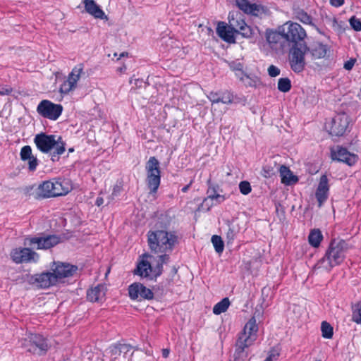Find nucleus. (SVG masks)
<instances>
[{"label":"nucleus","mask_w":361,"mask_h":361,"mask_svg":"<svg viewBox=\"0 0 361 361\" xmlns=\"http://www.w3.org/2000/svg\"><path fill=\"white\" fill-rule=\"evenodd\" d=\"M351 248L349 243L343 240L332 239L325 255L314 266V269L324 268L331 271L334 267L340 265L345 258V253Z\"/></svg>","instance_id":"1"},{"label":"nucleus","mask_w":361,"mask_h":361,"mask_svg":"<svg viewBox=\"0 0 361 361\" xmlns=\"http://www.w3.org/2000/svg\"><path fill=\"white\" fill-rule=\"evenodd\" d=\"M34 142L37 149L43 153H48L51 149H54L51 153V160L53 162L58 161L59 156L63 154L66 150V142L61 136L56 139L54 135L41 133L35 135Z\"/></svg>","instance_id":"2"},{"label":"nucleus","mask_w":361,"mask_h":361,"mask_svg":"<svg viewBox=\"0 0 361 361\" xmlns=\"http://www.w3.org/2000/svg\"><path fill=\"white\" fill-rule=\"evenodd\" d=\"M147 237L149 248L156 253L171 251L178 241L176 235L164 230L150 231L148 232Z\"/></svg>","instance_id":"3"},{"label":"nucleus","mask_w":361,"mask_h":361,"mask_svg":"<svg viewBox=\"0 0 361 361\" xmlns=\"http://www.w3.org/2000/svg\"><path fill=\"white\" fill-rule=\"evenodd\" d=\"M307 51V44L291 45L288 54V63L294 73H300L305 70L306 66L305 54Z\"/></svg>","instance_id":"4"},{"label":"nucleus","mask_w":361,"mask_h":361,"mask_svg":"<svg viewBox=\"0 0 361 361\" xmlns=\"http://www.w3.org/2000/svg\"><path fill=\"white\" fill-rule=\"evenodd\" d=\"M159 165L160 163L155 157H149L145 165L146 183L151 194L156 193L160 185L161 171Z\"/></svg>","instance_id":"5"},{"label":"nucleus","mask_w":361,"mask_h":361,"mask_svg":"<svg viewBox=\"0 0 361 361\" xmlns=\"http://www.w3.org/2000/svg\"><path fill=\"white\" fill-rule=\"evenodd\" d=\"M21 345L27 352L39 355H44L49 349L47 339L42 335L35 334H29L23 338Z\"/></svg>","instance_id":"6"},{"label":"nucleus","mask_w":361,"mask_h":361,"mask_svg":"<svg viewBox=\"0 0 361 361\" xmlns=\"http://www.w3.org/2000/svg\"><path fill=\"white\" fill-rule=\"evenodd\" d=\"M63 106L60 104H54L52 102L44 99L41 101L37 107V112L44 118L56 121L61 115Z\"/></svg>","instance_id":"7"},{"label":"nucleus","mask_w":361,"mask_h":361,"mask_svg":"<svg viewBox=\"0 0 361 361\" xmlns=\"http://www.w3.org/2000/svg\"><path fill=\"white\" fill-rule=\"evenodd\" d=\"M284 39L292 45L307 44L305 38L307 37L305 29L297 23H290L287 31L283 32Z\"/></svg>","instance_id":"8"},{"label":"nucleus","mask_w":361,"mask_h":361,"mask_svg":"<svg viewBox=\"0 0 361 361\" xmlns=\"http://www.w3.org/2000/svg\"><path fill=\"white\" fill-rule=\"evenodd\" d=\"M128 290L130 298L133 300H152L154 297L152 290L140 282H135L130 285Z\"/></svg>","instance_id":"9"},{"label":"nucleus","mask_w":361,"mask_h":361,"mask_svg":"<svg viewBox=\"0 0 361 361\" xmlns=\"http://www.w3.org/2000/svg\"><path fill=\"white\" fill-rule=\"evenodd\" d=\"M61 242V237L57 235H47L46 236L32 237L25 238V244L30 246L37 245L36 248L49 249Z\"/></svg>","instance_id":"10"},{"label":"nucleus","mask_w":361,"mask_h":361,"mask_svg":"<svg viewBox=\"0 0 361 361\" xmlns=\"http://www.w3.org/2000/svg\"><path fill=\"white\" fill-rule=\"evenodd\" d=\"M27 282L31 285H36L38 288L46 289L56 285L55 276L51 271H44L27 276Z\"/></svg>","instance_id":"11"},{"label":"nucleus","mask_w":361,"mask_h":361,"mask_svg":"<svg viewBox=\"0 0 361 361\" xmlns=\"http://www.w3.org/2000/svg\"><path fill=\"white\" fill-rule=\"evenodd\" d=\"M349 125V116L345 113L336 114L331 122L329 134L340 137L345 134Z\"/></svg>","instance_id":"12"},{"label":"nucleus","mask_w":361,"mask_h":361,"mask_svg":"<svg viewBox=\"0 0 361 361\" xmlns=\"http://www.w3.org/2000/svg\"><path fill=\"white\" fill-rule=\"evenodd\" d=\"M51 273L56 278V282L61 281L63 279L68 278L76 272L78 267L68 263L54 262L51 266Z\"/></svg>","instance_id":"13"},{"label":"nucleus","mask_w":361,"mask_h":361,"mask_svg":"<svg viewBox=\"0 0 361 361\" xmlns=\"http://www.w3.org/2000/svg\"><path fill=\"white\" fill-rule=\"evenodd\" d=\"M255 339L245 335H240L236 343L233 361H245L248 356V348L253 343Z\"/></svg>","instance_id":"14"},{"label":"nucleus","mask_w":361,"mask_h":361,"mask_svg":"<svg viewBox=\"0 0 361 361\" xmlns=\"http://www.w3.org/2000/svg\"><path fill=\"white\" fill-rule=\"evenodd\" d=\"M11 257L12 260L16 264L27 263L31 262H37L39 259V255L35 251L30 248H16L11 252Z\"/></svg>","instance_id":"15"},{"label":"nucleus","mask_w":361,"mask_h":361,"mask_svg":"<svg viewBox=\"0 0 361 361\" xmlns=\"http://www.w3.org/2000/svg\"><path fill=\"white\" fill-rule=\"evenodd\" d=\"M314 60L316 59H329L331 56V47L321 42H314L308 47V51Z\"/></svg>","instance_id":"16"},{"label":"nucleus","mask_w":361,"mask_h":361,"mask_svg":"<svg viewBox=\"0 0 361 361\" xmlns=\"http://www.w3.org/2000/svg\"><path fill=\"white\" fill-rule=\"evenodd\" d=\"M331 158L348 166H353L358 160V156L350 152L346 148L338 146L336 150H331Z\"/></svg>","instance_id":"17"},{"label":"nucleus","mask_w":361,"mask_h":361,"mask_svg":"<svg viewBox=\"0 0 361 361\" xmlns=\"http://www.w3.org/2000/svg\"><path fill=\"white\" fill-rule=\"evenodd\" d=\"M329 192V179L326 174H323L319 178V184L315 192V197L318 202V206L319 207H322L328 199Z\"/></svg>","instance_id":"18"},{"label":"nucleus","mask_w":361,"mask_h":361,"mask_svg":"<svg viewBox=\"0 0 361 361\" xmlns=\"http://www.w3.org/2000/svg\"><path fill=\"white\" fill-rule=\"evenodd\" d=\"M237 31L233 30L229 25L226 23L220 21L217 24L216 33L219 37L227 43H235V34Z\"/></svg>","instance_id":"19"},{"label":"nucleus","mask_w":361,"mask_h":361,"mask_svg":"<svg viewBox=\"0 0 361 361\" xmlns=\"http://www.w3.org/2000/svg\"><path fill=\"white\" fill-rule=\"evenodd\" d=\"M134 275L145 278L149 281H154L152 264L147 259H141L137 263L136 268L133 271Z\"/></svg>","instance_id":"20"},{"label":"nucleus","mask_w":361,"mask_h":361,"mask_svg":"<svg viewBox=\"0 0 361 361\" xmlns=\"http://www.w3.org/2000/svg\"><path fill=\"white\" fill-rule=\"evenodd\" d=\"M85 9L95 18L108 20L109 18L94 0H83Z\"/></svg>","instance_id":"21"},{"label":"nucleus","mask_w":361,"mask_h":361,"mask_svg":"<svg viewBox=\"0 0 361 361\" xmlns=\"http://www.w3.org/2000/svg\"><path fill=\"white\" fill-rule=\"evenodd\" d=\"M54 183L53 180H46L39 184L37 188L35 194L36 199H45L53 197L54 194Z\"/></svg>","instance_id":"22"},{"label":"nucleus","mask_w":361,"mask_h":361,"mask_svg":"<svg viewBox=\"0 0 361 361\" xmlns=\"http://www.w3.org/2000/svg\"><path fill=\"white\" fill-rule=\"evenodd\" d=\"M131 350V345L125 343H117L109 347V354L112 361H116L119 356L123 355L126 357V354Z\"/></svg>","instance_id":"23"},{"label":"nucleus","mask_w":361,"mask_h":361,"mask_svg":"<svg viewBox=\"0 0 361 361\" xmlns=\"http://www.w3.org/2000/svg\"><path fill=\"white\" fill-rule=\"evenodd\" d=\"M53 183L54 191H52V193L54 194V197L65 195L68 194L71 189L69 181L66 179H53Z\"/></svg>","instance_id":"24"},{"label":"nucleus","mask_w":361,"mask_h":361,"mask_svg":"<svg viewBox=\"0 0 361 361\" xmlns=\"http://www.w3.org/2000/svg\"><path fill=\"white\" fill-rule=\"evenodd\" d=\"M277 170L279 171L282 183L286 185H290L296 183L298 181V176L293 175V172L288 166L281 165Z\"/></svg>","instance_id":"25"},{"label":"nucleus","mask_w":361,"mask_h":361,"mask_svg":"<svg viewBox=\"0 0 361 361\" xmlns=\"http://www.w3.org/2000/svg\"><path fill=\"white\" fill-rule=\"evenodd\" d=\"M105 295V287L99 284L94 288H90L87 291V298L90 302H99L102 300Z\"/></svg>","instance_id":"26"},{"label":"nucleus","mask_w":361,"mask_h":361,"mask_svg":"<svg viewBox=\"0 0 361 361\" xmlns=\"http://www.w3.org/2000/svg\"><path fill=\"white\" fill-rule=\"evenodd\" d=\"M236 5L242 11L247 14L257 16L259 6L255 4H250L247 0H235Z\"/></svg>","instance_id":"27"},{"label":"nucleus","mask_w":361,"mask_h":361,"mask_svg":"<svg viewBox=\"0 0 361 361\" xmlns=\"http://www.w3.org/2000/svg\"><path fill=\"white\" fill-rule=\"evenodd\" d=\"M294 15L295 18L304 24L310 25L315 28L319 33H322L320 30L313 23L312 18L303 9L298 8L294 9Z\"/></svg>","instance_id":"28"},{"label":"nucleus","mask_w":361,"mask_h":361,"mask_svg":"<svg viewBox=\"0 0 361 361\" xmlns=\"http://www.w3.org/2000/svg\"><path fill=\"white\" fill-rule=\"evenodd\" d=\"M243 15L239 11H232L228 14L229 25L235 30H238L240 25H245L246 23L243 18Z\"/></svg>","instance_id":"29"},{"label":"nucleus","mask_w":361,"mask_h":361,"mask_svg":"<svg viewBox=\"0 0 361 361\" xmlns=\"http://www.w3.org/2000/svg\"><path fill=\"white\" fill-rule=\"evenodd\" d=\"M169 258V255L166 254H164L157 257V264L154 267H152V272L154 281H156L157 279L162 274L163 265L164 264L168 263Z\"/></svg>","instance_id":"30"},{"label":"nucleus","mask_w":361,"mask_h":361,"mask_svg":"<svg viewBox=\"0 0 361 361\" xmlns=\"http://www.w3.org/2000/svg\"><path fill=\"white\" fill-rule=\"evenodd\" d=\"M258 330V326L256 324V319L254 317L249 319L246 323L243 332L240 335H245V336H250V338L255 340V334Z\"/></svg>","instance_id":"31"},{"label":"nucleus","mask_w":361,"mask_h":361,"mask_svg":"<svg viewBox=\"0 0 361 361\" xmlns=\"http://www.w3.org/2000/svg\"><path fill=\"white\" fill-rule=\"evenodd\" d=\"M322 240L323 235L319 229L314 228L310 231L308 235V242L311 246L318 247Z\"/></svg>","instance_id":"32"},{"label":"nucleus","mask_w":361,"mask_h":361,"mask_svg":"<svg viewBox=\"0 0 361 361\" xmlns=\"http://www.w3.org/2000/svg\"><path fill=\"white\" fill-rule=\"evenodd\" d=\"M266 37L271 47L276 49H277L276 44L279 43L281 40L284 39L283 32L281 34L274 31L267 32Z\"/></svg>","instance_id":"33"},{"label":"nucleus","mask_w":361,"mask_h":361,"mask_svg":"<svg viewBox=\"0 0 361 361\" xmlns=\"http://www.w3.org/2000/svg\"><path fill=\"white\" fill-rule=\"evenodd\" d=\"M228 230L226 233V240L228 245H232L234 240L235 239L239 229L233 225L232 223L228 221L227 223Z\"/></svg>","instance_id":"34"},{"label":"nucleus","mask_w":361,"mask_h":361,"mask_svg":"<svg viewBox=\"0 0 361 361\" xmlns=\"http://www.w3.org/2000/svg\"><path fill=\"white\" fill-rule=\"evenodd\" d=\"M83 68L84 65L82 63H79L73 68L72 71L68 75V80H69L75 86H76V83L80 79L81 73L83 72Z\"/></svg>","instance_id":"35"},{"label":"nucleus","mask_w":361,"mask_h":361,"mask_svg":"<svg viewBox=\"0 0 361 361\" xmlns=\"http://www.w3.org/2000/svg\"><path fill=\"white\" fill-rule=\"evenodd\" d=\"M230 305V301L228 298H223L220 302H217L213 307V313L219 315L225 312Z\"/></svg>","instance_id":"36"},{"label":"nucleus","mask_w":361,"mask_h":361,"mask_svg":"<svg viewBox=\"0 0 361 361\" xmlns=\"http://www.w3.org/2000/svg\"><path fill=\"white\" fill-rule=\"evenodd\" d=\"M238 78L244 83L247 87H255L257 85V80L256 77H251L249 75L241 72V75L235 73Z\"/></svg>","instance_id":"37"},{"label":"nucleus","mask_w":361,"mask_h":361,"mask_svg":"<svg viewBox=\"0 0 361 361\" xmlns=\"http://www.w3.org/2000/svg\"><path fill=\"white\" fill-rule=\"evenodd\" d=\"M322 336L327 339H330L334 335V329L332 326L327 322L324 321L321 324Z\"/></svg>","instance_id":"38"},{"label":"nucleus","mask_w":361,"mask_h":361,"mask_svg":"<svg viewBox=\"0 0 361 361\" xmlns=\"http://www.w3.org/2000/svg\"><path fill=\"white\" fill-rule=\"evenodd\" d=\"M211 241L213 244L215 251L221 254L223 252L224 249V243L221 236L217 235H212Z\"/></svg>","instance_id":"39"},{"label":"nucleus","mask_w":361,"mask_h":361,"mask_svg":"<svg viewBox=\"0 0 361 361\" xmlns=\"http://www.w3.org/2000/svg\"><path fill=\"white\" fill-rule=\"evenodd\" d=\"M278 90L281 92H288L291 89V81L288 78H281L278 81Z\"/></svg>","instance_id":"40"},{"label":"nucleus","mask_w":361,"mask_h":361,"mask_svg":"<svg viewBox=\"0 0 361 361\" xmlns=\"http://www.w3.org/2000/svg\"><path fill=\"white\" fill-rule=\"evenodd\" d=\"M207 185H208V189L207 191V199L213 200L214 197H215V195H218L217 191L219 189V185H213L212 183L211 179H209L207 180ZM204 200H207V198Z\"/></svg>","instance_id":"41"},{"label":"nucleus","mask_w":361,"mask_h":361,"mask_svg":"<svg viewBox=\"0 0 361 361\" xmlns=\"http://www.w3.org/2000/svg\"><path fill=\"white\" fill-rule=\"evenodd\" d=\"M236 31V34L241 35L243 37L245 38L251 37L253 35L252 29L246 23H245V25H240L238 30Z\"/></svg>","instance_id":"42"},{"label":"nucleus","mask_w":361,"mask_h":361,"mask_svg":"<svg viewBox=\"0 0 361 361\" xmlns=\"http://www.w3.org/2000/svg\"><path fill=\"white\" fill-rule=\"evenodd\" d=\"M274 166H272L271 164H266L263 166L262 169V176L265 178H271L274 175H275L276 170L275 169V166H276V162H274Z\"/></svg>","instance_id":"43"},{"label":"nucleus","mask_w":361,"mask_h":361,"mask_svg":"<svg viewBox=\"0 0 361 361\" xmlns=\"http://www.w3.org/2000/svg\"><path fill=\"white\" fill-rule=\"evenodd\" d=\"M20 159L23 161H27L29 158L32 157V148L29 145H25L21 148L20 152Z\"/></svg>","instance_id":"44"},{"label":"nucleus","mask_w":361,"mask_h":361,"mask_svg":"<svg viewBox=\"0 0 361 361\" xmlns=\"http://www.w3.org/2000/svg\"><path fill=\"white\" fill-rule=\"evenodd\" d=\"M75 86L69 80H65L60 87V92L63 94H68L74 89Z\"/></svg>","instance_id":"45"},{"label":"nucleus","mask_w":361,"mask_h":361,"mask_svg":"<svg viewBox=\"0 0 361 361\" xmlns=\"http://www.w3.org/2000/svg\"><path fill=\"white\" fill-rule=\"evenodd\" d=\"M239 190L243 195H248L252 190L250 183L247 180L240 182Z\"/></svg>","instance_id":"46"},{"label":"nucleus","mask_w":361,"mask_h":361,"mask_svg":"<svg viewBox=\"0 0 361 361\" xmlns=\"http://www.w3.org/2000/svg\"><path fill=\"white\" fill-rule=\"evenodd\" d=\"M219 102L224 104H231L233 102V95L229 92L221 93Z\"/></svg>","instance_id":"47"},{"label":"nucleus","mask_w":361,"mask_h":361,"mask_svg":"<svg viewBox=\"0 0 361 361\" xmlns=\"http://www.w3.org/2000/svg\"><path fill=\"white\" fill-rule=\"evenodd\" d=\"M358 317L361 319V301L355 303L352 306L351 318Z\"/></svg>","instance_id":"48"},{"label":"nucleus","mask_w":361,"mask_h":361,"mask_svg":"<svg viewBox=\"0 0 361 361\" xmlns=\"http://www.w3.org/2000/svg\"><path fill=\"white\" fill-rule=\"evenodd\" d=\"M350 25L351 27L355 31L361 30V21L356 18L355 16H353L349 20Z\"/></svg>","instance_id":"49"},{"label":"nucleus","mask_w":361,"mask_h":361,"mask_svg":"<svg viewBox=\"0 0 361 361\" xmlns=\"http://www.w3.org/2000/svg\"><path fill=\"white\" fill-rule=\"evenodd\" d=\"M28 169L30 171H35L38 166V160L36 157L32 156L27 159Z\"/></svg>","instance_id":"50"},{"label":"nucleus","mask_w":361,"mask_h":361,"mask_svg":"<svg viewBox=\"0 0 361 361\" xmlns=\"http://www.w3.org/2000/svg\"><path fill=\"white\" fill-rule=\"evenodd\" d=\"M280 72H281L280 69L274 65H271L268 68V73L271 77L278 76L280 74Z\"/></svg>","instance_id":"51"},{"label":"nucleus","mask_w":361,"mask_h":361,"mask_svg":"<svg viewBox=\"0 0 361 361\" xmlns=\"http://www.w3.org/2000/svg\"><path fill=\"white\" fill-rule=\"evenodd\" d=\"M221 93L211 92L208 98L212 103H219Z\"/></svg>","instance_id":"52"},{"label":"nucleus","mask_w":361,"mask_h":361,"mask_svg":"<svg viewBox=\"0 0 361 361\" xmlns=\"http://www.w3.org/2000/svg\"><path fill=\"white\" fill-rule=\"evenodd\" d=\"M355 63H356V59L351 58L348 61H347L344 63L343 68L347 71H350L353 68Z\"/></svg>","instance_id":"53"},{"label":"nucleus","mask_w":361,"mask_h":361,"mask_svg":"<svg viewBox=\"0 0 361 361\" xmlns=\"http://www.w3.org/2000/svg\"><path fill=\"white\" fill-rule=\"evenodd\" d=\"M231 68L233 71H236V73L241 75V72H244L243 71V65L241 63H233L231 66Z\"/></svg>","instance_id":"54"},{"label":"nucleus","mask_w":361,"mask_h":361,"mask_svg":"<svg viewBox=\"0 0 361 361\" xmlns=\"http://www.w3.org/2000/svg\"><path fill=\"white\" fill-rule=\"evenodd\" d=\"M12 88L7 87H0V95H8L11 93Z\"/></svg>","instance_id":"55"},{"label":"nucleus","mask_w":361,"mask_h":361,"mask_svg":"<svg viewBox=\"0 0 361 361\" xmlns=\"http://www.w3.org/2000/svg\"><path fill=\"white\" fill-rule=\"evenodd\" d=\"M330 4L333 6L339 7L344 4V0H330Z\"/></svg>","instance_id":"56"},{"label":"nucleus","mask_w":361,"mask_h":361,"mask_svg":"<svg viewBox=\"0 0 361 361\" xmlns=\"http://www.w3.org/2000/svg\"><path fill=\"white\" fill-rule=\"evenodd\" d=\"M213 200H215L217 203L220 204L226 200V198L224 195L218 194L217 195H215Z\"/></svg>","instance_id":"57"},{"label":"nucleus","mask_w":361,"mask_h":361,"mask_svg":"<svg viewBox=\"0 0 361 361\" xmlns=\"http://www.w3.org/2000/svg\"><path fill=\"white\" fill-rule=\"evenodd\" d=\"M120 188L118 185L114 186L111 194L112 197L111 199L113 200L114 196H116L118 194Z\"/></svg>","instance_id":"58"},{"label":"nucleus","mask_w":361,"mask_h":361,"mask_svg":"<svg viewBox=\"0 0 361 361\" xmlns=\"http://www.w3.org/2000/svg\"><path fill=\"white\" fill-rule=\"evenodd\" d=\"M104 203V200L102 197H98L97 199H96V201H95V204L98 207L101 206L102 204Z\"/></svg>","instance_id":"59"},{"label":"nucleus","mask_w":361,"mask_h":361,"mask_svg":"<svg viewBox=\"0 0 361 361\" xmlns=\"http://www.w3.org/2000/svg\"><path fill=\"white\" fill-rule=\"evenodd\" d=\"M192 183V180H191V181L190 182V183H189V184H188V185H185V186L181 189V191H182L183 192H188V190H189V188H190V186H191Z\"/></svg>","instance_id":"60"},{"label":"nucleus","mask_w":361,"mask_h":361,"mask_svg":"<svg viewBox=\"0 0 361 361\" xmlns=\"http://www.w3.org/2000/svg\"><path fill=\"white\" fill-rule=\"evenodd\" d=\"M169 353H170V350L169 349H163L162 350V356L165 358L168 357H169Z\"/></svg>","instance_id":"61"},{"label":"nucleus","mask_w":361,"mask_h":361,"mask_svg":"<svg viewBox=\"0 0 361 361\" xmlns=\"http://www.w3.org/2000/svg\"><path fill=\"white\" fill-rule=\"evenodd\" d=\"M272 355H269L264 361H272Z\"/></svg>","instance_id":"62"},{"label":"nucleus","mask_w":361,"mask_h":361,"mask_svg":"<svg viewBox=\"0 0 361 361\" xmlns=\"http://www.w3.org/2000/svg\"><path fill=\"white\" fill-rule=\"evenodd\" d=\"M142 258H145V257L147 258V257H152L151 255H148V254H143L142 255Z\"/></svg>","instance_id":"63"},{"label":"nucleus","mask_w":361,"mask_h":361,"mask_svg":"<svg viewBox=\"0 0 361 361\" xmlns=\"http://www.w3.org/2000/svg\"><path fill=\"white\" fill-rule=\"evenodd\" d=\"M125 55H128V53L126 52H123L121 54V57H123V56H125Z\"/></svg>","instance_id":"64"}]
</instances>
